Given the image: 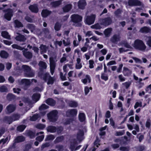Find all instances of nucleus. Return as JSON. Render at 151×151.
Returning <instances> with one entry per match:
<instances>
[{
    "label": "nucleus",
    "instance_id": "f257e3e1",
    "mask_svg": "<svg viewBox=\"0 0 151 151\" xmlns=\"http://www.w3.org/2000/svg\"><path fill=\"white\" fill-rule=\"evenodd\" d=\"M133 46L136 49L142 51H144L146 48V46L143 41L139 39L135 40Z\"/></svg>",
    "mask_w": 151,
    "mask_h": 151
},
{
    "label": "nucleus",
    "instance_id": "f03ea898",
    "mask_svg": "<svg viewBox=\"0 0 151 151\" xmlns=\"http://www.w3.org/2000/svg\"><path fill=\"white\" fill-rule=\"evenodd\" d=\"M22 69L24 71V76L27 77H32L35 76L34 73L31 70L30 67L26 65L22 66Z\"/></svg>",
    "mask_w": 151,
    "mask_h": 151
},
{
    "label": "nucleus",
    "instance_id": "7ed1b4c3",
    "mask_svg": "<svg viewBox=\"0 0 151 151\" xmlns=\"http://www.w3.org/2000/svg\"><path fill=\"white\" fill-rule=\"evenodd\" d=\"M3 12L4 13V18L8 21H10L14 14L13 9L8 8L4 9Z\"/></svg>",
    "mask_w": 151,
    "mask_h": 151
},
{
    "label": "nucleus",
    "instance_id": "20e7f679",
    "mask_svg": "<svg viewBox=\"0 0 151 151\" xmlns=\"http://www.w3.org/2000/svg\"><path fill=\"white\" fill-rule=\"evenodd\" d=\"M58 112L57 110H52L50 112L47 114V116L48 119L50 122H55L58 119Z\"/></svg>",
    "mask_w": 151,
    "mask_h": 151
},
{
    "label": "nucleus",
    "instance_id": "39448f33",
    "mask_svg": "<svg viewBox=\"0 0 151 151\" xmlns=\"http://www.w3.org/2000/svg\"><path fill=\"white\" fill-rule=\"evenodd\" d=\"M70 17L71 21L75 23H78L82 21V17L78 14H72Z\"/></svg>",
    "mask_w": 151,
    "mask_h": 151
},
{
    "label": "nucleus",
    "instance_id": "423d86ee",
    "mask_svg": "<svg viewBox=\"0 0 151 151\" xmlns=\"http://www.w3.org/2000/svg\"><path fill=\"white\" fill-rule=\"evenodd\" d=\"M96 17L95 14H91L90 16H88L85 20L86 23L88 25L93 24L94 22Z\"/></svg>",
    "mask_w": 151,
    "mask_h": 151
},
{
    "label": "nucleus",
    "instance_id": "0eeeda50",
    "mask_svg": "<svg viewBox=\"0 0 151 151\" xmlns=\"http://www.w3.org/2000/svg\"><path fill=\"white\" fill-rule=\"evenodd\" d=\"M78 111L76 109H71L68 110L66 112V114L67 117H74L76 116Z\"/></svg>",
    "mask_w": 151,
    "mask_h": 151
},
{
    "label": "nucleus",
    "instance_id": "6e6552de",
    "mask_svg": "<svg viewBox=\"0 0 151 151\" xmlns=\"http://www.w3.org/2000/svg\"><path fill=\"white\" fill-rule=\"evenodd\" d=\"M50 73L52 75L53 74L55 68V63L53 57H51L49 59Z\"/></svg>",
    "mask_w": 151,
    "mask_h": 151
},
{
    "label": "nucleus",
    "instance_id": "1a4fd4ad",
    "mask_svg": "<svg viewBox=\"0 0 151 151\" xmlns=\"http://www.w3.org/2000/svg\"><path fill=\"white\" fill-rule=\"evenodd\" d=\"M128 5L130 6H140L141 3L138 0H129L128 1Z\"/></svg>",
    "mask_w": 151,
    "mask_h": 151
},
{
    "label": "nucleus",
    "instance_id": "9d476101",
    "mask_svg": "<svg viewBox=\"0 0 151 151\" xmlns=\"http://www.w3.org/2000/svg\"><path fill=\"white\" fill-rule=\"evenodd\" d=\"M112 22L111 19L110 17H108L103 19L102 20L101 24L106 26L110 25Z\"/></svg>",
    "mask_w": 151,
    "mask_h": 151
},
{
    "label": "nucleus",
    "instance_id": "9b49d317",
    "mask_svg": "<svg viewBox=\"0 0 151 151\" xmlns=\"http://www.w3.org/2000/svg\"><path fill=\"white\" fill-rule=\"evenodd\" d=\"M28 49H25L22 51L23 55L27 59H30L32 57V54L30 52L27 51Z\"/></svg>",
    "mask_w": 151,
    "mask_h": 151
},
{
    "label": "nucleus",
    "instance_id": "f8f14e48",
    "mask_svg": "<svg viewBox=\"0 0 151 151\" xmlns=\"http://www.w3.org/2000/svg\"><path fill=\"white\" fill-rule=\"evenodd\" d=\"M29 9L32 13H37L39 11L37 5L36 4L30 5L29 7Z\"/></svg>",
    "mask_w": 151,
    "mask_h": 151
},
{
    "label": "nucleus",
    "instance_id": "ddd939ff",
    "mask_svg": "<svg viewBox=\"0 0 151 151\" xmlns=\"http://www.w3.org/2000/svg\"><path fill=\"white\" fill-rule=\"evenodd\" d=\"M86 5V3L85 0H79L78 3V6L79 9H83Z\"/></svg>",
    "mask_w": 151,
    "mask_h": 151
},
{
    "label": "nucleus",
    "instance_id": "4468645a",
    "mask_svg": "<svg viewBox=\"0 0 151 151\" xmlns=\"http://www.w3.org/2000/svg\"><path fill=\"white\" fill-rule=\"evenodd\" d=\"M51 12H52L51 11L47 9H43L42 11L41 14L43 17L46 18L50 15Z\"/></svg>",
    "mask_w": 151,
    "mask_h": 151
},
{
    "label": "nucleus",
    "instance_id": "2eb2a0df",
    "mask_svg": "<svg viewBox=\"0 0 151 151\" xmlns=\"http://www.w3.org/2000/svg\"><path fill=\"white\" fill-rule=\"evenodd\" d=\"M15 39L17 41L23 42H25L27 39L24 35L20 34L17 36Z\"/></svg>",
    "mask_w": 151,
    "mask_h": 151
},
{
    "label": "nucleus",
    "instance_id": "dca6fc26",
    "mask_svg": "<svg viewBox=\"0 0 151 151\" xmlns=\"http://www.w3.org/2000/svg\"><path fill=\"white\" fill-rule=\"evenodd\" d=\"M45 102L48 105L52 106H54L56 104L55 101L52 98H48L47 99Z\"/></svg>",
    "mask_w": 151,
    "mask_h": 151
},
{
    "label": "nucleus",
    "instance_id": "f3484780",
    "mask_svg": "<svg viewBox=\"0 0 151 151\" xmlns=\"http://www.w3.org/2000/svg\"><path fill=\"white\" fill-rule=\"evenodd\" d=\"M13 119L11 116H5L3 119V122L10 124L13 122Z\"/></svg>",
    "mask_w": 151,
    "mask_h": 151
},
{
    "label": "nucleus",
    "instance_id": "a211bd4d",
    "mask_svg": "<svg viewBox=\"0 0 151 151\" xmlns=\"http://www.w3.org/2000/svg\"><path fill=\"white\" fill-rule=\"evenodd\" d=\"M6 109L8 113H11L15 111L16 106L13 104H10L7 106Z\"/></svg>",
    "mask_w": 151,
    "mask_h": 151
},
{
    "label": "nucleus",
    "instance_id": "6ab92c4d",
    "mask_svg": "<svg viewBox=\"0 0 151 151\" xmlns=\"http://www.w3.org/2000/svg\"><path fill=\"white\" fill-rule=\"evenodd\" d=\"M40 97L41 95L40 93H35L32 95V98L33 101L37 102L39 100Z\"/></svg>",
    "mask_w": 151,
    "mask_h": 151
},
{
    "label": "nucleus",
    "instance_id": "aec40b11",
    "mask_svg": "<svg viewBox=\"0 0 151 151\" xmlns=\"http://www.w3.org/2000/svg\"><path fill=\"white\" fill-rule=\"evenodd\" d=\"M81 82L84 84H86L88 82L90 83L91 81V78L90 76L88 74L86 75L85 76V78L84 79H82L81 80Z\"/></svg>",
    "mask_w": 151,
    "mask_h": 151
},
{
    "label": "nucleus",
    "instance_id": "412c9836",
    "mask_svg": "<svg viewBox=\"0 0 151 151\" xmlns=\"http://www.w3.org/2000/svg\"><path fill=\"white\" fill-rule=\"evenodd\" d=\"M123 73L125 76H129L132 73L131 71L127 67H124Z\"/></svg>",
    "mask_w": 151,
    "mask_h": 151
},
{
    "label": "nucleus",
    "instance_id": "4be33fe9",
    "mask_svg": "<svg viewBox=\"0 0 151 151\" xmlns=\"http://www.w3.org/2000/svg\"><path fill=\"white\" fill-rule=\"evenodd\" d=\"M25 137L23 136H18L14 139V141L15 143H18L24 141L25 140Z\"/></svg>",
    "mask_w": 151,
    "mask_h": 151
},
{
    "label": "nucleus",
    "instance_id": "5701e85b",
    "mask_svg": "<svg viewBox=\"0 0 151 151\" xmlns=\"http://www.w3.org/2000/svg\"><path fill=\"white\" fill-rule=\"evenodd\" d=\"M56 127L52 125H50L47 127V131L50 133H55L56 132Z\"/></svg>",
    "mask_w": 151,
    "mask_h": 151
},
{
    "label": "nucleus",
    "instance_id": "b1692460",
    "mask_svg": "<svg viewBox=\"0 0 151 151\" xmlns=\"http://www.w3.org/2000/svg\"><path fill=\"white\" fill-rule=\"evenodd\" d=\"M72 7V5L71 4H67L63 8V11L64 12H67L71 10Z\"/></svg>",
    "mask_w": 151,
    "mask_h": 151
},
{
    "label": "nucleus",
    "instance_id": "393cba45",
    "mask_svg": "<svg viewBox=\"0 0 151 151\" xmlns=\"http://www.w3.org/2000/svg\"><path fill=\"white\" fill-rule=\"evenodd\" d=\"M150 30V27L145 26L140 28L139 32L142 33H147L149 32Z\"/></svg>",
    "mask_w": 151,
    "mask_h": 151
},
{
    "label": "nucleus",
    "instance_id": "a878e982",
    "mask_svg": "<svg viewBox=\"0 0 151 151\" xmlns=\"http://www.w3.org/2000/svg\"><path fill=\"white\" fill-rule=\"evenodd\" d=\"M16 96L12 93H9L6 96L7 99L9 101H12L15 99Z\"/></svg>",
    "mask_w": 151,
    "mask_h": 151
},
{
    "label": "nucleus",
    "instance_id": "bb28decb",
    "mask_svg": "<svg viewBox=\"0 0 151 151\" xmlns=\"http://www.w3.org/2000/svg\"><path fill=\"white\" fill-rule=\"evenodd\" d=\"M120 38L119 35H114L112 37L111 41L113 43H116L120 40Z\"/></svg>",
    "mask_w": 151,
    "mask_h": 151
},
{
    "label": "nucleus",
    "instance_id": "cd10ccee",
    "mask_svg": "<svg viewBox=\"0 0 151 151\" xmlns=\"http://www.w3.org/2000/svg\"><path fill=\"white\" fill-rule=\"evenodd\" d=\"M9 54L5 50H1L0 52V56L2 58H6L8 57Z\"/></svg>",
    "mask_w": 151,
    "mask_h": 151
},
{
    "label": "nucleus",
    "instance_id": "c85d7f7f",
    "mask_svg": "<svg viewBox=\"0 0 151 151\" xmlns=\"http://www.w3.org/2000/svg\"><path fill=\"white\" fill-rule=\"evenodd\" d=\"M62 3L61 0L52 2L51 3V5L53 7H56L60 5Z\"/></svg>",
    "mask_w": 151,
    "mask_h": 151
},
{
    "label": "nucleus",
    "instance_id": "c756f323",
    "mask_svg": "<svg viewBox=\"0 0 151 151\" xmlns=\"http://www.w3.org/2000/svg\"><path fill=\"white\" fill-rule=\"evenodd\" d=\"M78 119L81 122H83L85 120L86 116L84 113H81L79 114Z\"/></svg>",
    "mask_w": 151,
    "mask_h": 151
},
{
    "label": "nucleus",
    "instance_id": "7c9ffc66",
    "mask_svg": "<svg viewBox=\"0 0 151 151\" xmlns=\"http://www.w3.org/2000/svg\"><path fill=\"white\" fill-rule=\"evenodd\" d=\"M68 104L69 106L71 107L76 108L78 106L77 103L75 101H70L68 102Z\"/></svg>",
    "mask_w": 151,
    "mask_h": 151
},
{
    "label": "nucleus",
    "instance_id": "2f4dec72",
    "mask_svg": "<svg viewBox=\"0 0 151 151\" xmlns=\"http://www.w3.org/2000/svg\"><path fill=\"white\" fill-rule=\"evenodd\" d=\"M40 48L41 54L46 53L48 48L46 45L43 44L41 45Z\"/></svg>",
    "mask_w": 151,
    "mask_h": 151
},
{
    "label": "nucleus",
    "instance_id": "473e14b6",
    "mask_svg": "<svg viewBox=\"0 0 151 151\" xmlns=\"http://www.w3.org/2000/svg\"><path fill=\"white\" fill-rule=\"evenodd\" d=\"M84 135V132L83 130H79L77 134V139L78 140H81V138Z\"/></svg>",
    "mask_w": 151,
    "mask_h": 151
},
{
    "label": "nucleus",
    "instance_id": "72a5a7b5",
    "mask_svg": "<svg viewBox=\"0 0 151 151\" xmlns=\"http://www.w3.org/2000/svg\"><path fill=\"white\" fill-rule=\"evenodd\" d=\"M39 65L40 67V70H42L44 69H46L47 67L46 63L42 61L40 62Z\"/></svg>",
    "mask_w": 151,
    "mask_h": 151
},
{
    "label": "nucleus",
    "instance_id": "f704fd0d",
    "mask_svg": "<svg viewBox=\"0 0 151 151\" xmlns=\"http://www.w3.org/2000/svg\"><path fill=\"white\" fill-rule=\"evenodd\" d=\"M15 27L19 28L23 26V24L17 19L15 20L14 21Z\"/></svg>",
    "mask_w": 151,
    "mask_h": 151
},
{
    "label": "nucleus",
    "instance_id": "c9c22d12",
    "mask_svg": "<svg viewBox=\"0 0 151 151\" xmlns=\"http://www.w3.org/2000/svg\"><path fill=\"white\" fill-rule=\"evenodd\" d=\"M112 31V29L111 28H109L106 29L104 32L105 36L106 37H109Z\"/></svg>",
    "mask_w": 151,
    "mask_h": 151
},
{
    "label": "nucleus",
    "instance_id": "e433bc0d",
    "mask_svg": "<svg viewBox=\"0 0 151 151\" xmlns=\"http://www.w3.org/2000/svg\"><path fill=\"white\" fill-rule=\"evenodd\" d=\"M1 35L2 37L4 38L8 39H10V36L8 32L6 31H3L1 32Z\"/></svg>",
    "mask_w": 151,
    "mask_h": 151
},
{
    "label": "nucleus",
    "instance_id": "4c0bfd02",
    "mask_svg": "<svg viewBox=\"0 0 151 151\" xmlns=\"http://www.w3.org/2000/svg\"><path fill=\"white\" fill-rule=\"evenodd\" d=\"M26 127V126L25 125L22 124L18 126L17 128V131L22 132L24 131Z\"/></svg>",
    "mask_w": 151,
    "mask_h": 151
},
{
    "label": "nucleus",
    "instance_id": "58836bf2",
    "mask_svg": "<svg viewBox=\"0 0 151 151\" xmlns=\"http://www.w3.org/2000/svg\"><path fill=\"white\" fill-rule=\"evenodd\" d=\"M21 82L22 84H25L26 86L29 85L30 84V82L29 80L27 79H22Z\"/></svg>",
    "mask_w": 151,
    "mask_h": 151
},
{
    "label": "nucleus",
    "instance_id": "ea45409f",
    "mask_svg": "<svg viewBox=\"0 0 151 151\" xmlns=\"http://www.w3.org/2000/svg\"><path fill=\"white\" fill-rule=\"evenodd\" d=\"M64 139V137L62 135L56 137L55 139L54 140V142L55 143H58L62 142Z\"/></svg>",
    "mask_w": 151,
    "mask_h": 151
},
{
    "label": "nucleus",
    "instance_id": "a19ab883",
    "mask_svg": "<svg viewBox=\"0 0 151 151\" xmlns=\"http://www.w3.org/2000/svg\"><path fill=\"white\" fill-rule=\"evenodd\" d=\"M11 116L13 119V122L18 120L20 118V115L17 114H14Z\"/></svg>",
    "mask_w": 151,
    "mask_h": 151
},
{
    "label": "nucleus",
    "instance_id": "79ce46f5",
    "mask_svg": "<svg viewBox=\"0 0 151 151\" xmlns=\"http://www.w3.org/2000/svg\"><path fill=\"white\" fill-rule=\"evenodd\" d=\"M39 117L38 114H34L33 116L30 117V120L31 121H36Z\"/></svg>",
    "mask_w": 151,
    "mask_h": 151
},
{
    "label": "nucleus",
    "instance_id": "37998d69",
    "mask_svg": "<svg viewBox=\"0 0 151 151\" xmlns=\"http://www.w3.org/2000/svg\"><path fill=\"white\" fill-rule=\"evenodd\" d=\"M63 127L61 126H58L56 127V132L58 134H60L63 131Z\"/></svg>",
    "mask_w": 151,
    "mask_h": 151
},
{
    "label": "nucleus",
    "instance_id": "c03bdc74",
    "mask_svg": "<svg viewBox=\"0 0 151 151\" xmlns=\"http://www.w3.org/2000/svg\"><path fill=\"white\" fill-rule=\"evenodd\" d=\"M55 138V136L52 134H49L48 135L46 138L45 140L46 141H48V140H53Z\"/></svg>",
    "mask_w": 151,
    "mask_h": 151
},
{
    "label": "nucleus",
    "instance_id": "a18cd8bd",
    "mask_svg": "<svg viewBox=\"0 0 151 151\" xmlns=\"http://www.w3.org/2000/svg\"><path fill=\"white\" fill-rule=\"evenodd\" d=\"M27 135L31 139L33 138L35 136V133L31 131H29L27 133Z\"/></svg>",
    "mask_w": 151,
    "mask_h": 151
},
{
    "label": "nucleus",
    "instance_id": "49530a36",
    "mask_svg": "<svg viewBox=\"0 0 151 151\" xmlns=\"http://www.w3.org/2000/svg\"><path fill=\"white\" fill-rule=\"evenodd\" d=\"M91 27L92 29H100L101 28V26L98 23H97L93 25H92L91 26Z\"/></svg>",
    "mask_w": 151,
    "mask_h": 151
},
{
    "label": "nucleus",
    "instance_id": "de8ad7c7",
    "mask_svg": "<svg viewBox=\"0 0 151 151\" xmlns=\"http://www.w3.org/2000/svg\"><path fill=\"white\" fill-rule=\"evenodd\" d=\"M27 27L32 32L35 29V27L34 24H28L27 25Z\"/></svg>",
    "mask_w": 151,
    "mask_h": 151
},
{
    "label": "nucleus",
    "instance_id": "09e8293b",
    "mask_svg": "<svg viewBox=\"0 0 151 151\" xmlns=\"http://www.w3.org/2000/svg\"><path fill=\"white\" fill-rule=\"evenodd\" d=\"M49 108V106L46 105L45 104H42L40 106L39 108V109L40 111L45 110Z\"/></svg>",
    "mask_w": 151,
    "mask_h": 151
},
{
    "label": "nucleus",
    "instance_id": "8fccbe9b",
    "mask_svg": "<svg viewBox=\"0 0 151 151\" xmlns=\"http://www.w3.org/2000/svg\"><path fill=\"white\" fill-rule=\"evenodd\" d=\"M54 79L51 76H49V78L48 79V81L47 84L48 85L52 84L54 82Z\"/></svg>",
    "mask_w": 151,
    "mask_h": 151
},
{
    "label": "nucleus",
    "instance_id": "3c124183",
    "mask_svg": "<svg viewBox=\"0 0 151 151\" xmlns=\"http://www.w3.org/2000/svg\"><path fill=\"white\" fill-rule=\"evenodd\" d=\"M61 27V26L60 23L57 22L55 24V29L56 31H58L60 29Z\"/></svg>",
    "mask_w": 151,
    "mask_h": 151
},
{
    "label": "nucleus",
    "instance_id": "603ef678",
    "mask_svg": "<svg viewBox=\"0 0 151 151\" xmlns=\"http://www.w3.org/2000/svg\"><path fill=\"white\" fill-rule=\"evenodd\" d=\"M121 13V10L120 9H117L114 12V14L116 17H120V14Z\"/></svg>",
    "mask_w": 151,
    "mask_h": 151
},
{
    "label": "nucleus",
    "instance_id": "864d4df0",
    "mask_svg": "<svg viewBox=\"0 0 151 151\" xmlns=\"http://www.w3.org/2000/svg\"><path fill=\"white\" fill-rule=\"evenodd\" d=\"M137 150L138 151H143L145 149V147L144 145H141L137 146L136 147Z\"/></svg>",
    "mask_w": 151,
    "mask_h": 151
},
{
    "label": "nucleus",
    "instance_id": "5fc2aeb1",
    "mask_svg": "<svg viewBox=\"0 0 151 151\" xmlns=\"http://www.w3.org/2000/svg\"><path fill=\"white\" fill-rule=\"evenodd\" d=\"M125 134V130H122L120 131H116L115 134L116 136H120L124 135Z\"/></svg>",
    "mask_w": 151,
    "mask_h": 151
},
{
    "label": "nucleus",
    "instance_id": "6e6d98bb",
    "mask_svg": "<svg viewBox=\"0 0 151 151\" xmlns=\"http://www.w3.org/2000/svg\"><path fill=\"white\" fill-rule=\"evenodd\" d=\"M101 78L105 81H107L108 80V76L104 73H102L101 76Z\"/></svg>",
    "mask_w": 151,
    "mask_h": 151
},
{
    "label": "nucleus",
    "instance_id": "4d7b16f0",
    "mask_svg": "<svg viewBox=\"0 0 151 151\" xmlns=\"http://www.w3.org/2000/svg\"><path fill=\"white\" fill-rule=\"evenodd\" d=\"M32 147V146L30 144H27L24 147L23 151H29Z\"/></svg>",
    "mask_w": 151,
    "mask_h": 151
},
{
    "label": "nucleus",
    "instance_id": "13d9d810",
    "mask_svg": "<svg viewBox=\"0 0 151 151\" xmlns=\"http://www.w3.org/2000/svg\"><path fill=\"white\" fill-rule=\"evenodd\" d=\"M120 150L122 151H129V147H121L119 148Z\"/></svg>",
    "mask_w": 151,
    "mask_h": 151
},
{
    "label": "nucleus",
    "instance_id": "bf43d9fd",
    "mask_svg": "<svg viewBox=\"0 0 151 151\" xmlns=\"http://www.w3.org/2000/svg\"><path fill=\"white\" fill-rule=\"evenodd\" d=\"M60 78L62 81H65L67 80V78L66 77L65 75L66 74V73H65L64 75H63V73L61 72H60Z\"/></svg>",
    "mask_w": 151,
    "mask_h": 151
},
{
    "label": "nucleus",
    "instance_id": "052dcab7",
    "mask_svg": "<svg viewBox=\"0 0 151 151\" xmlns=\"http://www.w3.org/2000/svg\"><path fill=\"white\" fill-rule=\"evenodd\" d=\"M45 127V125L42 124H37L36 126L37 128L42 129H44Z\"/></svg>",
    "mask_w": 151,
    "mask_h": 151
},
{
    "label": "nucleus",
    "instance_id": "680f3d73",
    "mask_svg": "<svg viewBox=\"0 0 151 151\" xmlns=\"http://www.w3.org/2000/svg\"><path fill=\"white\" fill-rule=\"evenodd\" d=\"M73 121V119H68L65 120V122L64 123V124L67 125L70 124V123Z\"/></svg>",
    "mask_w": 151,
    "mask_h": 151
},
{
    "label": "nucleus",
    "instance_id": "e2e57ef3",
    "mask_svg": "<svg viewBox=\"0 0 151 151\" xmlns=\"http://www.w3.org/2000/svg\"><path fill=\"white\" fill-rule=\"evenodd\" d=\"M44 135H42L41 136H38L36 138V140L40 142L42 141L44 139Z\"/></svg>",
    "mask_w": 151,
    "mask_h": 151
},
{
    "label": "nucleus",
    "instance_id": "0e129e2a",
    "mask_svg": "<svg viewBox=\"0 0 151 151\" xmlns=\"http://www.w3.org/2000/svg\"><path fill=\"white\" fill-rule=\"evenodd\" d=\"M56 148L57 149L58 151H63V146L62 145H58L56 146Z\"/></svg>",
    "mask_w": 151,
    "mask_h": 151
},
{
    "label": "nucleus",
    "instance_id": "69168bd1",
    "mask_svg": "<svg viewBox=\"0 0 151 151\" xmlns=\"http://www.w3.org/2000/svg\"><path fill=\"white\" fill-rule=\"evenodd\" d=\"M89 68L91 69L93 68L94 67L93 64L94 62V61L91 60H90L89 61Z\"/></svg>",
    "mask_w": 151,
    "mask_h": 151
},
{
    "label": "nucleus",
    "instance_id": "338daca9",
    "mask_svg": "<svg viewBox=\"0 0 151 151\" xmlns=\"http://www.w3.org/2000/svg\"><path fill=\"white\" fill-rule=\"evenodd\" d=\"M50 145V144L48 142H46L42 145L41 147V150H42L45 148L49 147Z\"/></svg>",
    "mask_w": 151,
    "mask_h": 151
},
{
    "label": "nucleus",
    "instance_id": "774afa93",
    "mask_svg": "<svg viewBox=\"0 0 151 151\" xmlns=\"http://www.w3.org/2000/svg\"><path fill=\"white\" fill-rule=\"evenodd\" d=\"M13 91L14 93L19 94L21 91V89L19 88H14Z\"/></svg>",
    "mask_w": 151,
    "mask_h": 151
}]
</instances>
